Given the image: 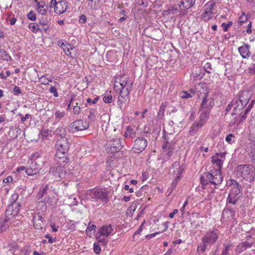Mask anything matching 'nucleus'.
I'll return each instance as SVG.
<instances>
[{"instance_id":"nucleus-27","label":"nucleus","mask_w":255,"mask_h":255,"mask_svg":"<svg viewBox=\"0 0 255 255\" xmlns=\"http://www.w3.org/2000/svg\"><path fill=\"white\" fill-rule=\"evenodd\" d=\"M254 244V242L245 241L241 243L238 247H241V250L243 251L246 250L247 248H251Z\"/></svg>"},{"instance_id":"nucleus-61","label":"nucleus","mask_w":255,"mask_h":255,"mask_svg":"<svg viewBox=\"0 0 255 255\" xmlns=\"http://www.w3.org/2000/svg\"><path fill=\"white\" fill-rule=\"evenodd\" d=\"M249 113H246V111H244V113L242 114H240V121H239V123H241L242 122H243L246 118H247V115Z\"/></svg>"},{"instance_id":"nucleus-44","label":"nucleus","mask_w":255,"mask_h":255,"mask_svg":"<svg viewBox=\"0 0 255 255\" xmlns=\"http://www.w3.org/2000/svg\"><path fill=\"white\" fill-rule=\"evenodd\" d=\"M252 151L250 153V156L253 159H255V140H253L251 142Z\"/></svg>"},{"instance_id":"nucleus-54","label":"nucleus","mask_w":255,"mask_h":255,"mask_svg":"<svg viewBox=\"0 0 255 255\" xmlns=\"http://www.w3.org/2000/svg\"><path fill=\"white\" fill-rule=\"evenodd\" d=\"M49 91L51 93H52L53 94V96L55 97H58V92H57V89L56 88L54 87V86H51L50 88H49Z\"/></svg>"},{"instance_id":"nucleus-22","label":"nucleus","mask_w":255,"mask_h":255,"mask_svg":"<svg viewBox=\"0 0 255 255\" xmlns=\"http://www.w3.org/2000/svg\"><path fill=\"white\" fill-rule=\"evenodd\" d=\"M167 106V103H162L160 106L159 111L157 113V119L159 120L163 119L164 117V112L165 108Z\"/></svg>"},{"instance_id":"nucleus-35","label":"nucleus","mask_w":255,"mask_h":255,"mask_svg":"<svg viewBox=\"0 0 255 255\" xmlns=\"http://www.w3.org/2000/svg\"><path fill=\"white\" fill-rule=\"evenodd\" d=\"M239 198L240 196H232L231 194H229L227 199L229 203L235 205L239 199Z\"/></svg>"},{"instance_id":"nucleus-50","label":"nucleus","mask_w":255,"mask_h":255,"mask_svg":"<svg viewBox=\"0 0 255 255\" xmlns=\"http://www.w3.org/2000/svg\"><path fill=\"white\" fill-rule=\"evenodd\" d=\"M152 127V126L150 123L146 125L144 128V131H143L144 133L145 134L150 133V131L151 130Z\"/></svg>"},{"instance_id":"nucleus-16","label":"nucleus","mask_w":255,"mask_h":255,"mask_svg":"<svg viewBox=\"0 0 255 255\" xmlns=\"http://www.w3.org/2000/svg\"><path fill=\"white\" fill-rule=\"evenodd\" d=\"M41 169L40 165L35 161H32L28 168H26L25 173L28 175H33L38 173Z\"/></svg>"},{"instance_id":"nucleus-51","label":"nucleus","mask_w":255,"mask_h":255,"mask_svg":"<svg viewBox=\"0 0 255 255\" xmlns=\"http://www.w3.org/2000/svg\"><path fill=\"white\" fill-rule=\"evenodd\" d=\"M113 97L111 95L105 96L103 100L105 103H111L112 102Z\"/></svg>"},{"instance_id":"nucleus-58","label":"nucleus","mask_w":255,"mask_h":255,"mask_svg":"<svg viewBox=\"0 0 255 255\" xmlns=\"http://www.w3.org/2000/svg\"><path fill=\"white\" fill-rule=\"evenodd\" d=\"M247 16L245 15V14L244 13L239 17V21L240 23V25H242L243 23H244L247 21Z\"/></svg>"},{"instance_id":"nucleus-21","label":"nucleus","mask_w":255,"mask_h":255,"mask_svg":"<svg viewBox=\"0 0 255 255\" xmlns=\"http://www.w3.org/2000/svg\"><path fill=\"white\" fill-rule=\"evenodd\" d=\"M68 6V3L67 1L60 0L57 3V10L55 11L56 13L62 14L66 11Z\"/></svg>"},{"instance_id":"nucleus-26","label":"nucleus","mask_w":255,"mask_h":255,"mask_svg":"<svg viewBox=\"0 0 255 255\" xmlns=\"http://www.w3.org/2000/svg\"><path fill=\"white\" fill-rule=\"evenodd\" d=\"M28 28L33 32L37 33L38 32H42V29L39 27V25L37 23H30L29 24Z\"/></svg>"},{"instance_id":"nucleus-39","label":"nucleus","mask_w":255,"mask_h":255,"mask_svg":"<svg viewBox=\"0 0 255 255\" xmlns=\"http://www.w3.org/2000/svg\"><path fill=\"white\" fill-rule=\"evenodd\" d=\"M19 197V195L18 193L14 192L12 194L11 197L9 199V204H12L15 203H20L18 201V199Z\"/></svg>"},{"instance_id":"nucleus-6","label":"nucleus","mask_w":255,"mask_h":255,"mask_svg":"<svg viewBox=\"0 0 255 255\" xmlns=\"http://www.w3.org/2000/svg\"><path fill=\"white\" fill-rule=\"evenodd\" d=\"M89 127V124L87 121L79 120L71 123L68 126L69 131L72 133L76 131L87 129Z\"/></svg>"},{"instance_id":"nucleus-5","label":"nucleus","mask_w":255,"mask_h":255,"mask_svg":"<svg viewBox=\"0 0 255 255\" xmlns=\"http://www.w3.org/2000/svg\"><path fill=\"white\" fill-rule=\"evenodd\" d=\"M239 169L242 175L246 180L252 182L255 179V171L250 164L240 165Z\"/></svg>"},{"instance_id":"nucleus-53","label":"nucleus","mask_w":255,"mask_h":255,"mask_svg":"<svg viewBox=\"0 0 255 255\" xmlns=\"http://www.w3.org/2000/svg\"><path fill=\"white\" fill-rule=\"evenodd\" d=\"M99 97H96L93 100L90 98H88L87 99V102L89 105L95 104L97 103L98 101L99 100Z\"/></svg>"},{"instance_id":"nucleus-2","label":"nucleus","mask_w":255,"mask_h":255,"mask_svg":"<svg viewBox=\"0 0 255 255\" xmlns=\"http://www.w3.org/2000/svg\"><path fill=\"white\" fill-rule=\"evenodd\" d=\"M223 179V177L221 172L215 170L204 172L200 178V183L203 189H205L209 183L215 186L219 185L222 183Z\"/></svg>"},{"instance_id":"nucleus-23","label":"nucleus","mask_w":255,"mask_h":255,"mask_svg":"<svg viewBox=\"0 0 255 255\" xmlns=\"http://www.w3.org/2000/svg\"><path fill=\"white\" fill-rule=\"evenodd\" d=\"M42 218L40 216H34L33 218V224L34 228L36 229H42Z\"/></svg>"},{"instance_id":"nucleus-60","label":"nucleus","mask_w":255,"mask_h":255,"mask_svg":"<svg viewBox=\"0 0 255 255\" xmlns=\"http://www.w3.org/2000/svg\"><path fill=\"white\" fill-rule=\"evenodd\" d=\"M45 238L48 239V242L50 244L56 242L57 240L56 238H52L50 234L46 235Z\"/></svg>"},{"instance_id":"nucleus-38","label":"nucleus","mask_w":255,"mask_h":255,"mask_svg":"<svg viewBox=\"0 0 255 255\" xmlns=\"http://www.w3.org/2000/svg\"><path fill=\"white\" fill-rule=\"evenodd\" d=\"M129 95H124V94L122 93H121V91H120V95L118 97V105L122 107V105L124 102L125 98L126 97H128Z\"/></svg>"},{"instance_id":"nucleus-24","label":"nucleus","mask_w":255,"mask_h":255,"mask_svg":"<svg viewBox=\"0 0 255 255\" xmlns=\"http://www.w3.org/2000/svg\"><path fill=\"white\" fill-rule=\"evenodd\" d=\"M195 1L196 0H181L180 2V6L189 9L195 4Z\"/></svg>"},{"instance_id":"nucleus-17","label":"nucleus","mask_w":255,"mask_h":255,"mask_svg":"<svg viewBox=\"0 0 255 255\" xmlns=\"http://www.w3.org/2000/svg\"><path fill=\"white\" fill-rule=\"evenodd\" d=\"M36 4L38 12L42 15H45L47 12L48 6L46 4L44 1H38L37 0H34Z\"/></svg>"},{"instance_id":"nucleus-42","label":"nucleus","mask_w":255,"mask_h":255,"mask_svg":"<svg viewBox=\"0 0 255 255\" xmlns=\"http://www.w3.org/2000/svg\"><path fill=\"white\" fill-rule=\"evenodd\" d=\"M212 12H210L207 11H204V12L202 13L201 17L204 20L209 19L212 17Z\"/></svg>"},{"instance_id":"nucleus-48","label":"nucleus","mask_w":255,"mask_h":255,"mask_svg":"<svg viewBox=\"0 0 255 255\" xmlns=\"http://www.w3.org/2000/svg\"><path fill=\"white\" fill-rule=\"evenodd\" d=\"M39 82L43 85H48V79L45 75L39 78Z\"/></svg>"},{"instance_id":"nucleus-13","label":"nucleus","mask_w":255,"mask_h":255,"mask_svg":"<svg viewBox=\"0 0 255 255\" xmlns=\"http://www.w3.org/2000/svg\"><path fill=\"white\" fill-rule=\"evenodd\" d=\"M49 172L51 173L55 178H64L66 174L63 165H58L57 166H53L50 167Z\"/></svg>"},{"instance_id":"nucleus-10","label":"nucleus","mask_w":255,"mask_h":255,"mask_svg":"<svg viewBox=\"0 0 255 255\" xmlns=\"http://www.w3.org/2000/svg\"><path fill=\"white\" fill-rule=\"evenodd\" d=\"M218 238V230L207 232L202 239L203 243L208 244H214Z\"/></svg>"},{"instance_id":"nucleus-64","label":"nucleus","mask_w":255,"mask_h":255,"mask_svg":"<svg viewBox=\"0 0 255 255\" xmlns=\"http://www.w3.org/2000/svg\"><path fill=\"white\" fill-rule=\"evenodd\" d=\"M49 130L48 129H42L41 131V134L42 137H47L48 135Z\"/></svg>"},{"instance_id":"nucleus-47","label":"nucleus","mask_w":255,"mask_h":255,"mask_svg":"<svg viewBox=\"0 0 255 255\" xmlns=\"http://www.w3.org/2000/svg\"><path fill=\"white\" fill-rule=\"evenodd\" d=\"M63 151H57L55 154V159H60L62 156H66L67 152H62Z\"/></svg>"},{"instance_id":"nucleus-46","label":"nucleus","mask_w":255,"mask_h":255,"mask_svg":"<svg viewBox=\"0 0 255 255\" xmlns=\"http://www.w3.org/2000/svg\"><path fill=\"white\" fill-rule=\"evenodd\" d=\"M27 18L29 20L34 21L36 19V16L34 12L31 10L27 14Z\"/></svg>"},{"instance_id":"nucleus-59","label":"nucleus","mask_w":255,"mask_h":255,"mask_svg":"<svg viewBox=\"0 0 255 255\" xmlns=\"http://www.w3.org/2000/svg\"><path fill=\"white\" fill-rule=\"evenodd\" d=\"M101 251V248L100 247V246L97 244V243H95L94 244V252L97 254H98Z\"/></svg>"},{"instance_id":"nucleus-34","label":"nucleus","mask_w":255,"mask_h":255,"mask_svg":"<svg viewBox=\"0 0 255 255\" xmlns=\"http://www.w3.org/2000/svg\"><path fill=\"white\" fill-rule=\"evenodd\" d=\"M190 93H188L187 91H183L182 92L181 97L182 99H188L192 97L194 94V92L193 90H190Z\"/></svg>"},{"instance_id":"nucleus-12","label":"nucleus","mask_w":255,"mask_h":255,"mask_svg":"<svg viewBox=\"0 0 255 255\" xmlns=\"http://www.w3.org/2000/svg\"><path fill=\"white\" fill-rule=\"evenodd\" d=\"M183 169L180 166L179 161H175L169 168V174L172 177L180 178Z\"/></svg>"},{"instance_id":"nucleus-62","label":"nucleus","mask_w":255,"mask_h":255,"mask_svg":"<svg viewBox=\"0 0 255 255\" xmlns=\"http://www.w3.org/2000/svg\"><path fill=\"white\" fill-rule=\"evenodd\" d=\"M13 92L15 95L18 96L21 93L20 88L18 86H15L13 89Z\"/></svg>"},{"instance_id":"nucleus-37","label":"nucleus","mask_w":255,"mask_h":255,"mask_svg":"<svg viewBox=\"0 0 255 255\" xmlns=\"http://www.w3.org/2000/svg\"><path fill=\"white\" fill-rule=\"evenodd\" d=\"M234 102V110L237 111L238 110H243L245 107H244L241 103L239 102L237 100H233Z\"/></svg>"},{"instance_id":"nucleus-9","label":"nucleus","mask_w":255,"mask_h":255,"mask_svg":"<svg viewBox=\"0 0 255 255\" xmlns=\"http://www.w3.org/2000/svg\"><path fill=\"white\" fill-rule=\"evenodd\" d=\"M120 81L121 93H123L124 95H129V92L132 87V82L128 78L124 77H121Z\"/></svg>"},{"instance_id":"nucleus-28","label":"nucleus","mask_w":255,"mask_h":255,"mask_svg":"<svg viewBox=\"0 0 255 255\" xmlns=\"http://www.w3.org/2000/svg\"><path fill=\"white\" fill-rule=\"evenodd\" d=\"M215 5V3L212 0L209 1L204 5V10L212 12L213 13V8Z\"/></svg>"},{"instance_id":"nucleus-43","label":"nucleus","mask_w":255,"mask_h":255,"mask_svg":"<svg viewBox=\"0 0 255 255\" xmlns=\"http://www.w3.org/2000/svg\"><path fill=\"white\" fill-rule=\"evenodd\" d=\"M207 243H203L201 244H200L197 247V252H201L202 253L205 252Z\"/></svg>"},{"instance_id":"nucleus-3","label":"nucleus","mask_w":255,"mask_h":255,"mask_svg":"<svg viewBox=\"0 0 255 255\" xmlns=\"http://www.w3.org/2000/svg\"><path fill=\"white\" fill-rule=\"evenodd\" d=\"M21 207L20 203H15L9 204L5 210V217L4 219H1L0 220V225L1 230H5L8 227L7 225L5 223L8 222L9 220L8 216H11L12 218L16 217L19 213Z\"/></svg>"},{"instance_id":"nucleus-40","label":"nucleus","mask_w":255,"mask_h":255,"mask_svg":"<svg viewBox=\"0 0 255 255\" xmlns=\"http://www.w3.org/2000/svg\"><path fill=\"white\" fill-rule=\"evenodd\" d=\"M59 165H63V167L68 162V159L66 156H62L60 159H56Z\"/></svg>"},{"instance_id":"nucleus-57","label":"nucleus","mask_w":255,"mask_h":255,"mask_svg":"<svg viewBox=\"0 0 255 255\" xmlns=\"http://www.w3.org/2000/svg\"><path fill=\"white\" fill-rule=\"evenodd\" d=\"M73 114L74 115H78L80 113L81 108L79 106L73 105Z\"/></svg>"},{"instance_id":"nucleus-29","label":"nucleus","mask_w":255,"mask_h":255,"mask_svg":"<svg viewBox=\"0 0 255 255\" xmlns=\"http://www.w3.org/2000/svg\"><path fill=\"white\" fill-rule=\"evenodd\" d=\"M39 25V27L41 29H42V32H46L47 30L49 29V25H48L47 20H44L43 19H40L38 23Z\"/></svg>"},{"instance_id":"nucleus-52","label":"nucleus","mask_w":255,"mask_h":255,"mask_svg":"<svg viewBox=\"0 0 255 255\" xmlns=\"http://www.w3.org/2000/svg\"><path fill=\"white\" fill-rule=\"evenodd\" d=\"M57 3L58 2L56 1V0H51L49 3V6L51 8L54 7V11H56L57 10Z\"/></svg>"},{"instance_id":"nucleus-11","label":"nucleus","mask_w":255,"mask_h":255,"mask_svg":"<svg viewBox=\"0 0 255 255\" xmlns=\"http://www.w3.org/2000/svg\"><path fill=\"white\" fill-rule=\"evenodd\" d=\"M55 146L57 151L68 152L70 146L69 139L66 137H60L57 140Z\"/></svg>"},{"instance_id":"nucleus-41","label":"nucleus","mask_w":255,"mask_h":255,"mask_svg":"<svg viewBox=\"0 0 255 255\" xmlns=\"http://www.w3.org/2000/svg\"><path fill=\"white\" fill-rule=\"evenodd\" d=\"M54 115L55 118L58 119V121H59L65 116V113L64 111H60L58 110L55 112Z\"/></svg>"},{"instance_id":"nucleus-63","label":"nucleus","mask_w":255,"mask_h":255,"mask_svg":"<svg viewBox=\"0 0 255 255\" xmlns=\"http://www.w3.org/2000/svg\"><path fill=\"white\" fill-rule=\"evenodd\" d=\"M102 236L101 234L98 235V233L96 235V238L98 240V242L100 243H101L102 244H105L106 243V239L105 238H102Z\"/></svg>"},{"instance_id":"nucleus-20","label":"nucleus","mask_w":255,"mask_h":255,"mask_svg":"<svg viewBox=\"0 0 255 255\" xmlns=\"http://www.w3.org/2000/svg\"><path fill=\"white\" fill-rule=\"evenodd\" d=\"M113 231L111 225H104L99 229L98 233H100L101 235L104 236H109Z\"/></svg>"},{"instance_id":"nucleus-15","label":"nucleus","mask_w":255,"mask_h":255,"mask_svg":"<svg viewBox=\"0 0 255 255\" xmlns=\"http://www.w3.org/2000/svg\"><path fill=\"white\" fill-rule=\"evenodd\" d=\"M232 188L230 194L232 196H240L242 195V187L239 183L235 180H231Z\"/></svg>"},{"instance_id":"nucleus-30","label":"nucleus","mask_w":255,"mask_h":255,"mask_svg":"<svg viewBox=\"0 0 255 255\" xmlns=\"http://www.w3.org/2000/svg\"><path fill=\"white\" fill-rule=\"evenodd\" d=\"M54 133L60 137H65L66 131L63 127H59L55 131Z\"/></svg>"},{"instance_id":"nucleus-8","label":"nucleus","mask_w":255,"mask_h":255,"mask_svg":"<svg viewBox=\"0 0 255 255\" xmlns=\"http://www.w3.org/2000/svg\"><path fill=\"white\" fill-rule=\"evenodd\" d=\"M147 145V141L144 138L138 137L134 140L131 151L139 154L145 149Z\"/></svg>"},{"instance_id":"nucleus-32","label":"nucleus","mask_w":255,"mask_h":255,"mask_svg":"<svg viewBox=\"0 0 255 255\" xmlns=\"http://www.w3.org/2000/svg\"><path fill=\"white\" fill-rule=\"evenodd\" d=\"M235 215V211L230 208L225 209L222 212V216L224 218L226 216L227 218L232 217Z\"/></svg>"},{"instance_id":"nucleus-33","label":"nucleus","mask_w":255,"mask_h":255,"mask_svg":"<svg viewBox=\"0 0 255 255\" xmlns=\"http://www.w3.org/2000/svg\"><path fill=\"white\" fill-rule=\"evenodd\" d=\"M201 69L200 68L196 67V69L194 71L192 72L191 75L194 78H197L198 79H201L203 77L202 74L201 73Z\"/></svg>"},{"instance_id":"nucleus-49","label":"nucleus","mask_w":255,"mask_h":255,"mask_svg":"<svg viewBox=\"0 0 255 255\" xmlns=\"http://www.w3.org/2000/svg\"><path fill=\"white\" fill-rule=\"evenodd\" d=\"M168 12H169L170 14H175L178 11V9L177 7H175L174 6L170 5L168 8Z\"/></svg>"},{"instance_id":"nucleus-31","label":"nucleus","mask_w":255,"mask_h":255,"mask_svg":"<svg viewBox=\"0 0 255 255\" xmlns=\"http://www.w3.org/2000/svg\"><path fill=\"white\" fill-rule=\"evenodd\" d=\"M0 58L6 61L11 60V56L3 49L0 51Z\"/></svg>"},{"instance_id":"nucleus-7","label":"nucleus","mask_w":255,"mask_h":255,"mask_svg":"<svg viewBox=\"0 0 255 255\" xmlns=\"http://www.w3.org/2000/svg\"><path fill=\"white\" fill-rule=\"evenodd\" d=\"M91 197L95 200H101L105 203L109 201L108 192L106 189H99L91 191Z\"/></svg>"},{"instance_id":"nucleus-56","label":"nucleus","mask_w":255,"mask_h":255,"mask_svg":"<svg viewBox=\"0 0 255 255\" xmlns=\"http://www.w3.org/2000/svg\"><path fill=\"white\" fill-rule=\"evenodd\" d=\"M204 68L206 72L208 73H210L211 70H212V68L211 67V64L209 63H206L205 64Z\"/></svg>"},{"instance_id":"nucleus-19","label":"nucleus","mask_w":255,"mask_h":255,"mask_svg":"<svg viewBox=\"0 0 255 255\" xmlns=\"http://www.w3.org/2000/svg\"><path fill=\"white\" fill-rule=\"evenodd\" d=\"M249 47L250 45L248 44H246L239 48V52L243 58H248L250 56V52Z\"/></svg>"},{"instance_id":"nucleus-55","label":"nucleus","mask_w":255,"mask_h":255,"mask_svg":"<svg viewBox=\"0 0 255 255\" xmlns=\"http://www.w3.org/2000/svg\"><path fill=\"white\" fill-rule=\"evenodd\" d=\"M41 155L40 151H37L33 153H32L31 155V159L32 160H35L38 157H39Z\"/></svg>"},{"instance_id":"nucleus-25","label":"nucleus","mask_w":255,"mask_h":255,"mask_svg":"<svg viewBox=\"0 0 255 255\" xmlns=\"http://www.w3.org/2000/svg\"><path fill=\"white\" fill-rule=\"evenodd\" d=\"M248 95V93L247 92L243 93L241 96H240L239 99L237 100L239 102L241 103L242 105L244 107H246L250 99Z\"/></svg>"},{"instance_id":"nucleus-18","label":"nucleus","mask_w":255,"mask_h":255,"mask_svg":"<svg viewBox=\"0 0 255 255\" xmlns=\"http://www.w3.org/2000/svg\"><path fill=\"white\" fill-rule=\"evenodd\" d=\"M48 188L49 185L48 184H46L44 185H43L38 192L36 195V197L38 200H41L40 201V202H45V201L43 199V198L44 196L47 194Z\"/></svg>"},{"instance_id":"nucleus-4","label":"nucleus","mask_w":255,"mask_h":255,"mask_svg":"<svg viewBox=\"0 0 255 255\" xmlns=\"http://www.w3.org/2000/svg\"><path fill=\"white\" fill-rule=\"evenodd\" d=\"M121 139L119 138H112L107 141L105 145L106 150L112 154L120 151L123 147Z\"/></svg>"},{"instance_id":"nucleus-1","label":"nucleus","mask_w":255,"mask_h":255,"mask_svg":"<svg viewBox=\"0 0 255 255\" xmlns=\"http://www.w3.org/2000/svg\"><path fill=\"white\" fill-rule=\"evenodd\" d=\"M214 105L212 98H208V92H205L199 110V118L190 127L189 133L190 135H194L197 132L207 123L210 112Z\"/></svg>"},{"instance_id":"nucleus-36","label":"nucleus","mask_w":255,"mask_h":255,"mask_svg":"<svg viewBox=\"0 0 255 255\" xmlns=\"http://www.w3.org/2000/svg\"><path fill=\"white\" fill-rule=\"evenodd\" d=\"M224 249L221 255H229L228 251L232 247V244L230 243H224L223 245Z\"/></svg>"},{"instance_id":"nucleus-45","label":"nucleus","mask_w":255,"mask_h":255,"mask_svg":"<svg viewBox=\"0 0 255 255\" xmlns=\"http://www.w3.org/2000/svg\"><path fill=\"white\" fill-rule=\"evenodd\" d=\"M84 103V99L83 98L79 97L76 99L74 98L73 105L81 106Z\"/></svg>"},{"instance_id":"nucleus-14","label":"nucleus","mask_w":255,"mask_h":255,"mask_svg":"<svg viewBox=\"0 0 255 255\" xmlns=\"http://www.w3.org/2000/svg\"><path fill=\"white\" fill-rule=\"evenodd\" d=\"M225 156V153H217L211 158V161L217 166V169L215 170H218L221 172L222 166L223 163V158H224Z\"/></svg>"}]
</instances>
